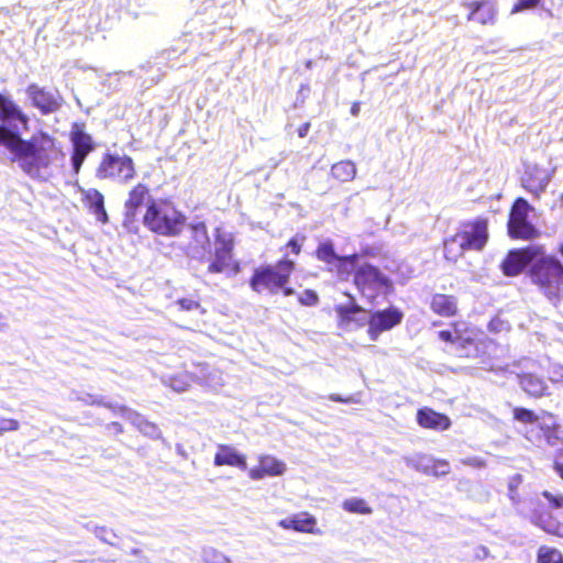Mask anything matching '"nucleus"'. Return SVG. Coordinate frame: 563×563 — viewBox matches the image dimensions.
Masks as SVG:
<instances>
[{"instance_id":"obj_1","label":"nucleus","mask_w":563,"mask_h":563,"mask_svg":"<svg viewBox=\"0 0 563 563\" xmlns=\"http://www.w3.org/2000/svg\"><path fill=\"white\" fill-rule=\"evenodd\" d=\"M0 146L10 153V161L18 163L27 176L40 178L42 169L51 165V157L38 136L24 140L18 132L0 125Z\"/></svg>"},{"instance_id":"obj_2","label":"nucleus","mask_w":563,"mask_h":563,"mask_svg":"<svg viewBox=\"0 0 563 563\" xmlns=\"http://www.w3.org/2000/svg\"><path fill=\"white\" fill-rule=\"evenodd\" d=\"M295 271V260L288 258V254L284 253L283 257L274 265L265 264L256 267L250 277L249 285L256 294L276 295L282 292L288 297L295 294L294 288L289 286Z\"/></svg>"},{"instance_id":"obj_3","label":"nucleus","mask_w":563,"mask_h":563,"mask_svg":"<svg viewBox=\"0 0 563 563\" xmlns=\"http://www.w3.org/2000/svg\"><path fill=\"white\" fill-rule=\"evenodd\" d=\"M488 220L483 217L462 222L443 242L444 257L456 262L466 251H482L488 242Z\"/></svg>"},{"instance_id":"obj_4","label":"nucleus","mask_w":563,"mask_h":563,"mask_svg":"<svg viewBox=\"0 0 563 563\" xmlns=\"http://www.w3.org/2000/svg\"><path fill=\"white\" fill-rule=\"evenodd\" d=\"M529 277L540 292L555 307L563 294V264L552 255H541L529 268Z\"/></svg>"},{"instance_id":"obj_5","label":"nucleus","mask_w":563,"mask_h":563,"mask_svg":"<svg viewBox=\"0 0 563 563\" xmlns=\"http://www.w3.org/2000/svg\"><path fill=\"white\" fill-rule=\"evenodd\" d=\"M143 224L155 234L177 236L185 228L186 217L170 201L153 199L146 205Z\"/></svg>"},{"instance_id":"obj_6","label":"nucleus","mask_w":563,"mask_h":563,"mask_svg":"<svg viewBox=\"0 0 563 563\" xmlns=\"http://www.w3.org/2000/svg\"><path fill=\"white\" fill-rule=\"evenodd\" d=\"M353 284L368 303H375L380 295L393 290V282L369 263L358 265L354 271Z\"/></svg>"},{"instance_id":"obj_7","label":"nucleus","mask_w":563,"mask_h":563,"mask_svg":"<svg viewBox=\"0 0 563 563\" xmlns=\"http://www.w3.org/2000/svg\"><path fill=\"white\" fill-rule=\"evenodd\" d=\"M95 176L99 180H111L125 185L136 176V166L133 158L126 154L103 153L96 167Z\"/></svg>"},{"instance_id":"obj_8","label":"nucleus","mask_w":563,"mask_h":563,"mask_svg":"<svg viewBox=\"0 0 563 563\" xmlns=\"http://www.w3.org/2000/svg\"><path fill=\"white\" fill-rule=\"evenodd\" d=\"M530 205L523 198H517L510 209L507 230L514 240H534L538 239L540 231L528 220Z\"/></svg>"},{"instance_id":"obj_9","label":"nucleus","mask_w":563,"mask_h":563,"mask_svg":"<svg viewBox=\"0 0 563 563\" xmlns=\"http://www.w3.org/2000/svg\"><path fill=\"white\" fill-rule=\"evenodd\" d=\"M71 143L70 162L74 174H79L86 158L96 150L92 136L86 131V123L77 121L71 123L69 131Z\"/></svg>"},{"instance_id":"obj_10","label":"nucleus","mask_w":563,"mask_h":563,"mask_svg":"<svg viewBox=\"0 0 563 563\" xmlns=\"http://www.w3.org/2000/svg\"><path fill=\"white\" fill-rule=\"evenodd\" d=\"M229 464L247 471L252 479L277 476L285 472V464L278 460H214V465Z\"/></svg>"},{"instance_id":"obj_11","label":"nucleus","mask_w":563,"mask_h":563,"mask_svg":"<svg viewBox=\"0 0 563 563\" xmlns=\"http://www.w3.org/2000/svg\"><path fill=\"white\" fill-rule=\"evenodd\" d=\"M543 254L544 247L542 245H529L522 249L511 250L501 262V271L505 276H518L525 271L528 264L533 263Z\"/></svg>"},{"instance_id":"obj_12","label":"nucleus","mask_w":563,"mask_h":563,"mask_svg":"<svg viewBox=\"0 0 563 563\" xmlns=\"http://www.w3.org/2000/svg\"><path fill=\"white\" fill-rule=\"evenodd\" d=\"M404 312L390 306L386 309L373 311L367 320V334L372 341H377L383 332L389 331L401 323Z\"/></svg>"},{"instance_id":"obj_13","label":"nucleus","mask_w":563,"mask_h":563,"mask_svg":"<svg viewBox=\"0 0 563 563\" xmlns=\"http://www.w3.org/2000/svg\"><path fill=\"white\" fill-rule=\"evenodd\" d=\"M346 305H336L334 311L336 313V324L339 329L344 331H356L367 324L366 309L358 305L353 296Z\"/></svg>"},{"instance_id":"obj_14","label":"nucleus","mask_w":563,"mask_h":563,"mask_svg":"<svg viewBox=\"0 0 563 563\" xmlns=\"http://www.w3.org/2000/svg\"><path fill=\"white\" fill-rule=\"evenodd\" d=\"M451 329L438 332V338L449 344L460 349H466L475 345L477 331L466 321L456 320L450 323Z\"/></svg>"},{"instance_id":"obj_15","label":"nucleus","mask_w":563,"mask_h":563,"mask_svg":"<svg viewBox=\"0 0 563 563\" xmlns=\"http://www.w3.org/2000/svg\"><path fill=\"white\" fill-rule=\"evenodd\" d=\"M26 93L32 104L41 111L42 114L56 112L62 107V97L58 92L53 93L36 84H30L26 87Z\"/></svg>"},{"instance_id":"obj_16","label":"nucleus","mask_w":563,"mask_h":563,"mask_svg":"<svg viewBox=\"0 0 563 563\" xmlns=\"http://www.w3.org/2000/svg\"><path fill=\"white\" fill-rule=\"evenodd\" d=\"M468 10L466 20L481 25H493L497 21L498 9L493 0H472L464 3Z\"/></svg>"},{"instance_id":"obj_17","label":"nucleus","mask_w":563,"mask_h":563,"mask_svg":"<svg viewBox=\"0 0 563 563\" xmlns=\"http://www.w3.org/2000/svg\"><path fill=\"white\" fill-rule=\"evenodd\" d=\"M278 527L284 530H292L300 533L320 534L321 531L317 527V519L307 511H301L288 516L278 521Z\"/></svg>"},{"instance_id":"obj_18","label":"nucleus","mask_w":563,"mask_h":563,"mask_svg":"<svg viewBox=\"0 0 563 563\" xmlns=\"http://www.w3.org/2000/svg\"><path fill=\"white\" fill-rule=\"evenodd\" d=\"M151 197L150 187L146 184L137 183L128 192L126 200L124 201L125 218L134 220L137 216L139 209L147 205Z\"/></svg>"},{"instance_id":"obj_19","label":"nucleus","mask_w":563,"mask_h":563,"mask_svg":"<svg viewBox=\"0 0 563 563\" xmlns=\"http://www.w3.org/2000/svg\"><path fill=\"white\" fill-rule=\"evenodd\" d=\"M416 419L421 428L434 431H445L452 424L449 416L438 412L430 407L419 408L417 410Z\"/></svg>"},{"instance_id":"obj_20","label":"nucleus","mask_w":563,"mask_h":563,"mask_svg":"<svg viewBox=\"0 0 563 563\" xmlns=\"http://www.w3.org/2000/svg\"><path fill=\"white\" fill-rule=\"evenodd\" d=\"M430 310L442 318H454L459 314V300L454 295L434 292L429 299Z\"/></svg>"},{"instance_id":"obj_21","label":"nucleus","mask_w":563,"mask_h":563,"mask_svg":"<svg viewBox=\"0 0 563 563\" xmlns=\"http://www.w3.org/2000/svg\"><path fill=\"white\" fill-rule=\"evenodd\" d=\"M0 120L9 125L16 126L20 123L26 128L29 118L10 98L0 95Z\"/></svg>"},{"instance_id":"obj_22","label":"nucleus","mask_w":563,"mask_h":563,"mask_svg":"<svg viewBox=\"0 0 563 563\" xmlns=\"http://www.w3.org/2000/svg\"><path fill=\"white\" fill-rule=\"evenodd\" d=\"M228 267H230L234 274L240 272V264L238 262H232L231 242L216 250L214 258L208 266V273L219 274L225 271Z\"/></svg>"},{"instance_id":"obj_23","label":"nucleus","mask_w":563,"mask_h":563,"mask_svg":"<svg viewBox=\"0 0 563 563\" xmlns=\"http://www.w3.org/2000/svg\"><path fill=\"white\" fill-rule=\"evenodd\" d=\"M84 206L96 216V218L102 222H108V213L104 208L103 195L95 188H90L82 191Z\"/></svg>"},{"instance_id":"obj_24","label":"nucleus","mask_w":563,"mask_h":563,"mask_svg":"<svg viewBox=\"0 0 563 563\" xmlns=\"http://www.w3.org/2000/svg\"><path fill=\"white\" fill-rule=\"evenodd\" d=\"M410 466L427 476L439 477L450 471L446 460H409Z\"/></svg>"},{"instance_id":"obj_25","label":"nucleus","mask_w":563,"mask_h":563,"mask_svg":"<svg viewBox=\"0 0 563 563\" xmlns=\"http://www.w3.org/2000/svg\"><path fill=\"white\" fill-rule=\"evenodd\" d=\"M358 254L343 255L334 262V272L341 279H347L349 276L356 269Z\"/></svg>"},{"instance_id":"obj_26","label":"nucleus","mask_w":563,"mask_h":563,"mask_svg":"<svg viewBox=\"0 0 563 563\" xmlns=\"http://www.w3.org/2000/svg\"><path fill=\"white\" fill-rule=\"evenodd\" d=\"M520 385L529 396L534 398L544 396L547 391V385L543 380L531 374L522 375L520 377Z\"/></svg>"},{"instance_id":"obj_27","label":"nucleus","mask_w":563,"mask_h":563,"mask_svg":"<svg viewBox=\"0 0 563 563\" xmlns=\"http://www.w3.org/2000/svg\"><path fill=\"white\" fill-rule=\"evenodd\" d=\"M331 174L339 181H350L356 175V167L351 161H341L332 165Z\"/></svg>"},{"instance_id":"obj_28","label":"nucleus","mask_w":563,"mask_h":563,"mask_svg":"<svg viewBox=\"0 0 563 563\" xmlns=\"http://www.w3.org/2000/svg\"><path fill=\"white\" fill-rule=\"evenodd\" d=\"M532 522L547 531L548 533H552L563 538V522H558L550 516H533Z\"/></svg>"},{"instance_id":"obj_29","label":"nucleus","mask_w":563,"mask_h":563,"mask_svg":"<svg viewBox=\"0 0 563 563\" xmlns=\"http://www.w3.org/2000/svg\"><path fill=\"white\" fill-rule=\"evenodd\" d=\"M314 255L317 260L328 265L334 264V262L340 257V255H336L334 251V245L331 241L321 242L317 246Z\"/></svg>"},{"instance_id":"obj_30","label":"nucleus","mask_w":563,"mask_h":563,"mask_svg":"<svg viewBox=\"0 0 563 563\" xmlns=\"http://www.w3.org/2000/svg\"><path fill=\"white\" fill-rule=\"evenodd\" d=\"M538 563H563V555L554 548L541 547L538 553Z\"/></svg>"},{"instance_id":"obj_31","label":"nucleus","mask_w":563,"mask_h":563,"mask_svg":"<svg viewBox=\"0 0 563 563\" xmlns=\"http://www.w3.org/2000/svg\"><path fill=\"white\" fill-rule=\"evenodd\" d=\"M344 510L354 514L368 515L372 512V508L367 505L364 499L350 498L343 503Z\"/></svg>"},{"instance_id":"obj_32","label":"nucleus","mask_w":563,"mask_h":563,"mask_svg":"<svg viewBox=\"0 0 563 563\" xmlns=\"http://www.w3.org/2000/svg\"><path fill=\"white\" fill-rule=\"evenodd\" d=\"M191 238L201 246L209 243L208 229L205 222L192 223L189 227Z\"/></svg>"},{"instance_id":"obj_33","label":"nucleus","mask_w":563,"mask_h":563,"mask_svg":"<svg viewBox=\"0 0 563 563\" xmlns=\"http://www.w3.org/2000/svg\"><path fill=\"white\" fill-rule=\"evenodd\" d=\"M540 430L547 441L548 444L554 445L560 441L559 431L560 426L559 423L554 422L552 424H540Z\"/></svg>"},{"instance_id":"obj_34","label":"nucleus","mask_w":563,"mask_h":563,"mask_svg":"<svg viewBox=\"0 0 563 563\" xmlns=\"http://www.w3.org/2000/svg\"><path fill=\"white\" fill-rule=\"evenodd\" d=\"M514 419L526 424L536 423L539 417L530 409L516 407L514 409Z\"/></svg>"},{"instance_id":"obj_35","label":"nucleus","mask_w":563,"mask_h":563,"mask_svg":"<svg viewBox=\"0 0 563 563\" xmlns=\"http://www.w3.org/2000/svg\"><path fill=\"white\" fill-rule=\"evenodd\" d=\"M305 241V234H296L286 242V244L282 247V251L284 249H288L292 255L299 256L302 252Z\"/></svg>"},{"instance_id":"obj_36","label":"nucleus","mask_w":563,"mask_h":563,"mask_svg":"<svg viewBox=\"0 0 563 563\" xmlns=\"http://www.w3.org/2000/svg\"><path fill=\"white\" fill-rule=\"evenodd\" d=\"M542 4V0H517L512 8L511 14H516L526 10H533Z\"/></svg>"},{"instance_id":"obj_37","label":"nucleus","mask_w":563,"mask_h":563,"mask_svg":"<svg viewBox=\"0 0 563 563\" xmlns=\"http://www.w3.org/2000/svg\"><path fill=\"white\" fill-rule=\"evenodd\" d=\"M298 301L302 306L312 307V306H316L319 302V296H318V294L314 290L306 289L298 297Z\"/></svg>"},{"instance_id":"obj_38","label":"nucleus","mask_w":563,"mask_h":563,"mask_svg":"<svg viewBox=\"0 0 563 563\" xmlns=\"http://www.w3.org/2000/svg\"><path fill=\"white\" fill-rule=\"evenodd\" d=\"M20 428V423L16 419L4 418L0 416V435L5 432L16 431Z\"/></svg>"},{"instance_id":"obj_39","label":"nucleus","mask_w":563,"mask_h":563,"mask_svg":"<svg viewBox=\"0 0 563 563\" xmlns=\"http://www.w3.org/2000/svg\"><path fill=\"white\" fill-rule=\"evenodd\" d=\"M183 311H191L200 308V302L197 299L192 298H180L176 301Z\"/></svg>"},{"instance_id":"obj_40","label":"nucleus","mask_w":563,"mask_h":563,"mask_svg":"<svg viewBox=\"0 0 563 563\" xmlns=\"http://www.w3.org/2000/svg\"><path fill=\"white\" fill-rule=\"evenodd\" d=\"M520 482H521L520 476H516V477L511 478V481L509 482V498L511 499L514 505L519 504V497H518V494L516 493V488L518 487Z\"/></svg>"},{"instance_id":"obj_41","label":"nucleus","mask_w":563,"mask_h":563,"mask_svg":"<svg viewBox=\"0 0 563 563\" xmlns=\"http://www.w3.org/2000/svg\"><path fill=\"white\" fill-rule=\"evenodd\" d=\"M543 496L551 503L556 509H563V495H553L549 492H543Z\"/></svg>"},{"instance_id":"obj_42","label":"nucleus","mask_w":563,"mask_h":563,"mask_svg":"<svg viewBox=\"0 0 563 563\" xmlns=\"http://www.w3.org/2000/svg\"><path fill=\"white\" fill-rule=\"evenodd\" d=\"M95 534L97 538L107 543H111V537H114V534L106 527H97L95 530Z\"/></svg>"},{"instance_id":"obj_43","label":"nucleus","mask_w":563,"mask_h":563,"mask_svg":"<svg viewBox=\"0 0 563 563\" xmlns=\"http://www.w3.org/2000/svg\"><path fill=\"white\" fill-rule=\"evenodd\" d=\"M328 398L334 402H342V404H351L353 402V398L351 396L342 397L338 394H330Z\"/></svg>"},{"instance_id":"obj_44","label":"nucleus","mask_w":563,"mask_h":563,"mask_svg":"<svg viewBox=\"0 0 563 563\" xmlns=\"http://www.w3.org/2000/svg\"><path fill=\"white\" fill-rule=\"evenodd\" d=\"M310 122H305L297 129V134L299 137H306L308 135V132L310 130Z\"/></svg>"},{"instance_id":"obj_45","label":"nucleus","mask_w":563,"mask_h":563,"mask_svg":"<svg viewBox=\"0 0 563 563\" xmlns=\"http://www.w3.org/2000/svg\"><path fill=\"white\" fill-rule=\"evenodd\" d=\"M554 468L556 473L560 475V477L563 479V462L555 463Z\"/></svg>"},{"instance_id":"obj_46","label":"nucleus","mask_w":563,"mask_h":563,"mask_svg":"<svg viewBox=\"0 0 563 563\" xmlns=\"http://www.w3.org/2000/svg\"><path fill=\"white\" fill-rule=\"evenodd\" d=\"M213 555H214L216 558L220 559L223 563H230V561H229L224 555H222V554H221V553H219V552L213 551Z\"/></svg>"},{"instance_id":"obj_47","label":"nucleus","mask_w":563,"mask_h":563,"mask_svg":"<svg viewBox=\"0 0 563 563\" xmlns=\"http://www.w3.org/2000/svg\"><path fill=\"white\" fill-rule=\"evenodd\" d=\"M358 111H360V107H358V103H354L351 108V113L353 115H357L358 114Z\"/></svg>"},{"instance_id":"obj_48","label":"nucleus","mask_w":563,"mask_h":563,"mask_svg":"<svg viewBox=\"0 0 563 563\" xmlns=\"http://www.w3.org/2000/svg\"><path fill=\"white\" fill-rule=\"evenodd\" d=\"M559 252L563 256V241H562V244L560 245Z\"/></svg>"},{"instance_id":"obj_49","label":"nucleus","mask_w":563,"mask_h":563,"mask_svg":"<svg viewBox=\"0 0 563 563\" xmlns=\"http://www.w3.org/2000/svg\"><path fill=\"white\" fill-rule=\"evenodd\" d=\"M227 457L235 459V457H239V456L236 454H229Z\"/></svg>"},{"instance_id":"obj_50","label":"nucleus","mask_w":563,"mask_h":563,"mask_svg":"<svg viewBox=\"0 0 563 563\" xmlns=\"http://www.w3.org/2000/svg\"><path fill=\"white\" fill-rule=\"evenodd\" d=\"M544 415H545V416H548V417H550V418H553V417H554V416H553L552 413H550V412H545Z\"/></svg>"},{"instance_id":"obj_51","label":"nucleus","mask_w":563,"mask_h":563,"mask_svg":"<svg viewBox=\"0 0 563 563\" xmlns=\"http://www.w3.org/2000/svg\"><path fill=\"white\" fill-rule=\"evenodd\" d=\"M561 199L563 200V192L561 194Z\"/></svg>"}]
</instances>
